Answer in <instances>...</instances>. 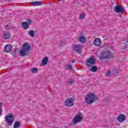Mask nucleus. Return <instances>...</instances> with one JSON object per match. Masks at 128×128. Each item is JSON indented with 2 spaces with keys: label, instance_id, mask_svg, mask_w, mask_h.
<instances>
[{
  "label": "nucleus",
  "instance_id": "nucleus-5",
  "mask_svg": "<svg viewBox=\"0 0 128 128\" xmlns=\"http://www.w3.org/2000/svg\"><path fill=\"white\" fill-rule=\"evenodd\" d=\"M65 104L66 106H72L74 104V100L72 98H68L65 101Z\"/></svg>",
  "mask_w": 128,
  "mask_h": 128
},
{
  "label": "nucleus",
  "instance_id": "nucleus-11",
  "mask_svg": "<svg viewBox=\"0 0 128 128\" xmlns=\"http://www.w3.org/2000/svg\"><path fill=\"white\" fill-rule=\"evenodd\" d=\"M102 44V40L100 38H96L94 40L93 44L96 46H100Z\"/></svg>",
  "mask_w": 128,
  "mask_h": 128
},
{
  "label": "nucleus",
  "instance_id": "nucleus-34",
  "mask_svg": "<svg viewBox=\"0 0 128 128\" xmlns=\"http://www.w3.org/2000/svg\"><path fill=\"white\" fill-rule=\"evenodd\" d=\"M56 128V127H55V128Z\"/></svg>",
  "mask_w": 128,
  "mask_h": 128
},
{
  "label": "nucleus",
  "instance_id": "nucleus-15",
  "mask_svg": "<svg viewBox=\"0 0 128 128\" xmlns=\"http://www.w3.org/2000/svg\"><path fill=\"white\" fill-rule=\"evenodd\" d=\"M22 28H24V30H26L30 28L28 24V22H22Z\"/></svg>",
  "mask_w": 128,
  "mask_h": 128
},
{
  "label": "nucleus",
  "instance_id": "nucleus-14",
  "mask_svg": "<svg viewBox=\"0 0 128 128\" xmlns=\"http://www.w3.org/2000/svg\"><path fill=\"white\" fill-rule=\"evenodd\" d=\"M31 4L34 6H42V4H44V2H31Z\"/></svg>",
  "mask_w": 128,
  "mask_h": 128
},
{
  "label": "nucleus",
  "instance_id": "nucleus-22",
  "mask_svg": "<svg viewBox=\"0 0 128 128\" xmlns=\"http://www.w3.org/2000/svg\"><path fill=\"white\" fill-rule=\"evenodd\" d=\"M30 72H32V74H36V72H38V69L36 68H33L30 70Z\"/></svg>",
  "mask_w": 128,
  "mask_h": 128
},
{
  "label": "nucleus",
  "instance_id": "nucleus-24",
  "mask_svg": "<svg viewBox=\"0 0 128 128\" xmlns=\"http://www.w3.org/2000/svg\"><path fill=\"white\" fill-rule=\"evenodd\" d=\"M4 28L6 30H12V27L10 26H8V25H4Z\"/></svg>",
  "mask_w": 128,
  "mask_h": 128
},
{
  "label": "nucleus",
  "instance_id": "nucleus-1",
  "mask_svg": "<svg viewBox=\"0 0 128 128\" xmlns=\"http://www.w3.org/2000/svg\"><path fill=\"white\" fill-rule=\"evenodd\" d=\"M32 50V46L28 42H26L23 44L22 49L20 50V54L21 56H26V52H30Z\"/></svg>",
  "mask_w": 128,
  "mask_h": 128
},
{
  "label": "nucleus",
  "instance_id": "nucleus-26",
  "mask_svg": "<svg viewBox=\"0 0 128 128\" xmlns=\"http://www.w3.org/2000/svg\"><path fill=\"white\" fill-rule=\"evenodd\" d=\"M68 82L69 83V84H72L74 82V80L73 79H70L68 81Z\"/></svg>",
  "mask_w": 128,
  "mask_h": 128
},
{
  "label": "nucleus",
  "instance_id": "nucleus-29",
  "mask_svg": "<svg viewBox=\"0 0 128 128\" xmlns=\"http://www.w3.org/2000/svg\"><path fill=\"white\" fill-rule=\"evenodd\" d=\"M118 70H115L114 71L112 72V74H118Z\"/></svg>",
  "mask_w": 128,
  "mask_h": 128
},
{
  "label": "nucleus",
  "instance_id": "nucleus-7",
  "mask_svg": "<svg viewBox=\"0 0 128 128\" xmlns=\"http://www.w3.org/2000/svg\"><path fill=\"white\" fill-rule=\"evenodd\" d=\"M82 120V117L81 114H79L75 116L73 119V123L74 124H76L78 122H80Z\"/></svg>",
  "mask_w": 128,
  "mask_h": 128
},
{
  "label": "nucleus",
  "instance_id": "nucleus-25",
  "mask_svg": "<svg viewBox=\"0 0 128 128\" xmlns=\"http://www.w3.org/2000/svg\"><path fill=\"white\" fill-rule=\"evenodd\" d=\"M2 103L0 102V116L2 114Z\"/></svg>",
  "mask_w": 128,
  "mask_h": 128
},
{
  "label": "nucleus",
  "instance_id": "nucleus-13",
  "mask_svg": "<svg viewBox=\"0 0 128 128\" xmlns=\"http://www.w3.org/2000/svg\"><path fill=\"white\" fill-rule=\"evenodd\" d=\"M11 36L10 33L9 32H5L3 34V39L4 40H8Z\"/></svg>",
  "mask_w": 128,
  "mask_h": 128
},
{
  "label": "nucleus",
  "instance_id": "nucleus-23",
  "mask_svg": "<svg viewBox=\"0 0 128 128\" xmlns=\"http://www.w3.org/2000/svg\"><path fill=\"white\" fill-rule=\"evenodd\" d=\"M80 20H84V18H86V14L82 13L79 16Z\"/></svg>",
  "mask_w": 128,
  "mask_h": 128
},
{
  "label": "nucleus",
  "instance_id": "nucleus-27",
  "mask_svg": "<svg viewBox=\"0 0 128 128\" xmlns=\"http://www.w3.org/2000/svg\"><path fill=\"white\" fill-rule=\"evenodd\" d=\"M32 20H27V24H28V26H30V24H32Z\"/></svg>",
  "mask_w": 128,
  "mask_h": 128
},
{
  "label": "nucleus",
  "instance_id": "nucleus-9",
  "mask_svg": "<svg viewBox=\"0 0 128 128\" xmlns=\"http://www.w3.org/2000/svg\"><path fill=\"white\" fill-rule=\"evenodd\" d=\"M114 10L116 12H121V14H124V9L120 6H115L114 7Z\"/></svg>",
  "mask_w": 128,
  "mask_h": 128
},
{
  "label": "nucleus",
  "instance_id": "nucleus-33",
  "mask_svg": "<svg viewBox=\"0 0 128 128\" xmlns=\"http://www.w3.org/2000/svg\"><path fill=\"white\" fill-rule=\"evenodd\" d=\"M14 52H16V50H14Z\"/></svg>",
  "mask_w": 128,
  "mask_h": 128
},
{
  "label": "nucleus",
  "instance_id": "nucleus-10",
  "mask_svg": "<svg viewBox=\"0 0 128 128\" xmlns=\"http://www.w3.org/2000/svg\"><path fill=\"white\" fill-rule=\"evenodd\" d=\"M12 50V44H8L4 46V52H10Z\"/></svg>",
  "mask_w": 128,
  "mask_h": 128
},
{
  "label": "nucleus",
  "instance_id": "nucleus-32",
  "mask_svg": "<svg viewBox=\"0 0 128 128\" xmlns=\"http://www.w3.org/2000/svg\"><path fill=\"white\" fill-rule=\"evenodd\" d=\"M5 0V1H6V0Z\"/></svg>",
  "mask_w": 128,
  "mask_h": 128
},
{
  "label": "nucleus",
  "instance_id": "nucleus-17",
  "mask_svg": "<svg viewBox=\"0 0 128 128\" xmlns=\"http://www.w3.org/2000/svg\"><path fill=\"white\" fill-rule=\"evenodd\" d=\"M48 57L44 58L42 60V64L43 66H46V64H48Z\"/></svg>",
  "mask_w": 128,
  "mask_h": 128
},
{
  "label": "nucleus",
  "instance_id": "nucleus-3",
  "mask_svg": "<svg viewBox=\"0 0 128 128\" xmlns=\"http://www.w3.org/2000/svg\"><path fill=\"white\" fill-rule=\"evenodd\" d=\"M112 58V53H110V51L108 50L106 52H102L101 56L100 57V60H104V58L110 60V58Z\"/></svg>",
  "mask_w": 128,
  "mask_h": 128
},
{
  "label": "nucleus",
  "instance_id": "nucleus-2",
  "mask_svg": "<svg viewBox=\"0 0 128 128\" xmlns=\"http://www.w3.org/2000/svg\"><path fill=\"white\" fill-rule=\"evenodd\" d=\"M98 100V96H96L94 94L92 93H89L86 95L85 98V102L87 104H92V102H96V100Z\"/></svg>",
  "mask_w": 128,
  "mask_h": 128
},
{
  "label": "nucleus",
  "instance_id": "nucleus-6",
  "mask_svg": "<svg viewBox=\"0 0 128 128\" xmlns=\"http://www.w3.org/2000/svg\"><path fill=\"white\" fill-rule=\"evenodd\" d=\"M14 118L12 115L10 114H8V116L5 117V120L6 121V122H8V124H9L10 126H12V124Z\"/></svg>",
  "mask_w": 128,
  "mask_h": 128
},
{
  "label": "nucleus",
  "instance_id": "nucleus-4",
  "mask_svg": "<svg viewBox=\"0 0 128 128\" xmlns=\"http://www.w3.org/2000/svg\"><path fill=\"white\" fill-rule=\"evenodd\" d=\"M96 64V59L94 57H90L86 60L85 64L88 68H92V66H94Z\"/></svg>",
  "mask_w": 128,
  "mask_h": 128
},
{
  "label": "nucleus",
  "instance_id": "nucleus-12",
  "mask_svg": "<svg viewBox=\"0 0 128 128\" xmlns=\"http://www.w3.org/2000/svg\"><path fill=\"white\" fill-rule=\"evenodd\" d=\"M125 120L126 116H124V115L121 114L118 116L117 120L119 122H124Z\"/></svg>",
  "mask_w": 128,
  "mask_h": 128
},
{
  "label": "nucleus",
  "instance_id": "nucleus-18",
  "mask_svg": "<svg viewBox=\"0 0 128 128\" xmlns=\"http://www.w3.org/2000/svg\"><path fill=\"white\" fill-rule=\"evenodd\" d=\"M66 70H72V66L70 65V64H66L64 66Z\"/></svg>",
  "mask_w": 128,
  "mask_h": 128
},
{
  "label": "nucleus",
  "instance_id": "nucleus-30",
  "mask_svg": "<svg viewBox=\"0 0 128 128\" xmlns=\"http://www.w3.org/2000/svg\"><path fill=\"white\" fill-rule=\"evenodd\" d=\"M106 100L107 101V102H108L110 100V98H106Z\"/></svg>",
  "mask_w": 128,
  "mask_h": 128
},
{
  "label": "nucleus",
  "instance_id": "nucleus-8",
  "mask_svg": "<svg viewBox=\"0 0 128 128\" xmlns=\"http://www.w3.org/2000/svg\"><path fill=\"white\" fill-rule=\"evenodd\" d=\"M73 50L76 52H78L79 54H80V52H82V46L80 45H74L73 46Z\"/></svg>",
  "mask_w": 128,
  "mask_h": 128
},
{
  "label": "nucleus",
  "instance_id": "nucleus-20",
  "mask_svg": "<svg viewBox=\"0 0 128 128\" xmlns=\"http://www.w3.org/2000/svg\"><path fill=\"white\" fill-rule=\"evenodd\" d=\"M28 34L32 38H34V31L33 30H30L28 32Z\"/></svg>",
  "mask_w": 128,
  "mask_h": 128
},
{
  "label": "nucleus",
  "instance_id": "nucleus-28",
  "mask_svg": "<svg viewBox=\"0 0 128 128\" xmlns=\"http://www.w3.org/2000/svg\"><path fill=\"white\" fill-rule=\"evenodd\" d=\"M106 75L107 76H110V70H108L107 72H106Z\"/></svg>",
  "mask_w": 128,
  "mask_h": 128
},
{
  "label": "nucleus",
  "instance_id": "nucleus-21",
  "mask_svg": "<svg viewBox=\"0 0 128 128\" xmlns=\"http://www.w3.org/2000/svg\"><path fill=\"white\" fill-rule=\"evenodd\" d=\"M20 123L18 121H16L15 122L14 125V128H20Z\"/></svg>",
  "mask_w": 128,
  "mask_h": 128
},
{
  "label": "nucleus",
  "instance_id": "nucleus-31",
  "mask_svg": "<svg viewBox=\"0 0 128 128\" xmlns=\"http://www.w3.org/2000/svg\"><path fill=\"white\" fill-rule=\"evenodd\" d=\"M74 60H73L72 61V64H74Z\"/></svg>",
  "mask_w": 128,
  "mask_h": 128
},
{
  "label": "nucleus",
  "instance_id": "nucleus-19",
  "mask_svg": "<svg viewBox=\"0 0 128 128\" xmlns=\"http://www.w3.org/2000/svg\"><path fill=\"white\" fill-rule=\"evenodd\" d=\"M90 70V72H96L98 71V67L96 66H92Z\"/></svg>",
  "mask_w": 128,
  "mask_h": 128
},
{
  "label": "nucleus",
  "instance_id": "nucleus-16",
  "mask_svg": "<svg viewBox=\"0 0 128 128\" xmlns=\"http://www.w3.org/2000/svg\"><path fill=\"white\" fill-rule=\"evenodd\" d=\"M78 41L80 42H82V44H84L86 42V39L84 36H81L79 37Z\"/></svg>",
  "mask_w": 128,
  "mask_h": 128
}]
</instances>
